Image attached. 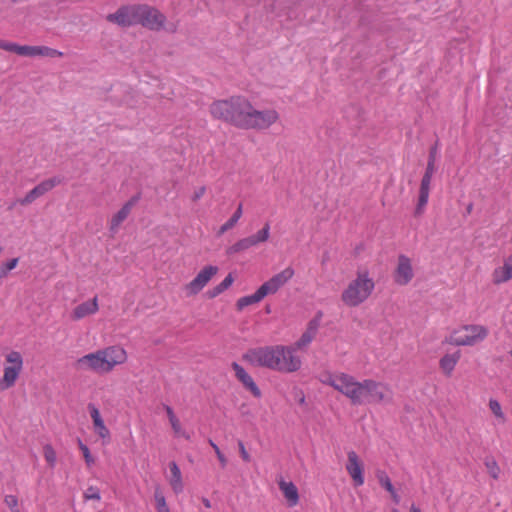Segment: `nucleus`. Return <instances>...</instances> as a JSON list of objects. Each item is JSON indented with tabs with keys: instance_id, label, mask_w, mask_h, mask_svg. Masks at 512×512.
Segmentation results:
<instances>
[{
	"instance_id": "33",
	"label": "nucleus",
	"mask_w": 512,
	"mask_h": 512,
	"mask_svg": "<svg viewBox=\"0 0 512 512\" xmlns=\"http://www.w3.org/2000/svg\"><path fill=\"white\" fill-rule=\"evenodd\" d=\"M485 466H486L490 476L493 479H498L499 473H500V468H499L497 462L492 458H487L485 460Z\"/></svg>"
},
{
	"instance_id": "24",
	"label": "nucleus",
	"mask_w": 512,
	"mask_h": 512,
	"mask_svg": "<svg viewBox=\"0 0 512 512\" xmlns=\"http://www.w3.org/2000/svg\"><path fill=\"white\" fill-rule=\"evenodd\" d=\"M148 9L153 11V13H149L144 15L142 18L145 20H149L153 25H143L151 30H160L164 26L165 16L160 13L157 9L148 6Z\"/></svg>"
},
{
	"instance_id": "18",
	"label": "nucleus",
	"mask_w": 512,
	"mask_h": 512,
	"mask_svg": "<svg viewBox=\"0 0 512 512\" xmlns=\"http://www.w3.org/2000/svg\"><path fill=\"white\" fill-rule=\"evenodd\" d=\"M99 309L98 297L95 296L91 300L85 301L77 305L72 311V318L80 320L86 316L95 314Z\"/></svg>"
},
{
	"instance_id": "6",
	"label": "nucleus",
	"mask_w": 512,
	"mask_h": 512,
	"mask_svg": "<svg viewBox=\"0 0 512 512\" xmlns=\"http://www.w3.org/2000/svg\"><path fill=\"white\" fill-rule=\"evenodd\" d=\"M294 276V269L287 267L281 272L273 275L269 280L264 282L253 294L240 297L236 306L238 310H243L245 307L259 303L267 295L275 294Z\"/></svg>"
},
{
	"instance_id": "17",
	"label": "nucleus",
	"mask_w": 512,
	"mask_h": 512,
	"mask_svg": "<svg viewBox=\"0 0 512 512\" xmlns=\"http://www.w3.org/2000/svg\"><path fill=\"white\" fill-rule=\"evenodd\" d=\"M512 279V253L504 259L503 265L492 272V282L495 285L506 283Z\"/></svg>"
},
{
	"instance_id": "30",
	"label": "nucleus",
	"mask_w": 512,
	"mask_h": 512,
	"mask_svg": "<svg viewBox=\"0 0 512 512\" xmlns=\"http://www.w3.org/2000/svg\"><path fill=\"white\" fill-rule=\"evenodd\" d=\"M318 380L322 384L331 386L335 389V385L337 384V380H338V373L324 371L318 376Z\"/></svg>"
},
{
	"instance_id": "22",
	"label": "nucleus",
	"mask_w": 512,
	"mask_h": 512,
	"mask_svg": "<svg viewBox=\"0 0 512 512\" xmlns=\"http://www.w3.org/2000/svg\"><path fill=\"white\" fill-rule=\"evenodd\" d=\"M461 357L460 351H456L454 353H447L443 357H441L439 361V366L442 372L446 376H451L454 371L459 359Z\"/></svg>"
},
{
	"instance_id": "42",
	"label": "nucleus",
	"mask_w": 512,
	"mask_h": 512,
	"mask_svg": "<svg viewBox=\"0 0 512 512\" xmlns=\"http://www.w3.org/2000/svg\"><path fill=\"white\" fill-rule=\"evenodd\" d=\"M170 424H171V427H172L174 433L176 435H180V432H182L183 429L181 427V424H180L178 418H176L175 420L170 421Z\"/></svg>"
},
{
	"instance_id": "25",
	"label": "nucleus",
	"mask_w": 512,
	"mask_h": 512,
	"mask_svg": "<svg viewBox=\"0 0 512 512\" xmlns=\"http://www.w3.org/2000/svg\"><path fill=\"white\" fill-rule=\"evenodd\" d=\"M139 200V196L132 197L122 208L112 217L110 224H121L129 215L132 207Z\"/></svg>"
},
{
	"instance_id": "56",
	"label": "nucleus",
	"mask_w": 512,
	"mask_h": 512,
	"mask_svg": "<svg viewBox=\"0 0 512 512\" xmlns=\"http://www.w3.org/2000/svg\"><path fill=\"white\" fill-rule=\"evenodd\" d=\"M393 512H400L399 510L395 509Z\"/></svg>"
},
{
	"instance_id": "32",
	"label": "nucleus",
	"mask_w": 512,
	"mask_h": 512,
	"mask_svg": "<svg viewBox=\"0 0 512 512\" xmlns=\"http://www.w3.org/2000/svg\"><path fill=\"white\" fill-rule=\"evenodd\" d=\"M489 408L495 417L499 418L501 422L505 421V416L498 400L491 398L489 400Z\"/></svg>"
},
{
	"instance_id": "28",
	"label": "nucleus",
	"mask_w": 512,
	"mask_h": 512,
	"mask_svg": "<svg viewBox=\"0 0 512 512\" xmlns=\"http://www.w3.org/2000/svg\"><path fill=\"white\" fill-rule=\"evenodd\" d=\"M4 366L9 367H19V369H23V357L20 352L12 350L5 355V364Z\"/></svg>"
},
{
	"instance_id": "43",
	"label": "nucleus",
	"mask_w": 512,
	"mask_h": 512,
	"mask_svg": "<svg viewBox=\"0 0 512 512\" xmlns=\"http://www.w3.org/2000/svg\"><path fill=\"white\" fill-rule=\"evenodd\" d=\"M221 466L224 468L227 464V459L225 457V455L221 452L220 449H217V453H215Z\"/></svg>"
},
{
	"instance_id": "11",
	"label": "nucleus",
	"mask_w": 512,
	"mask_h": 512,
	"mask_svg": "<svg viewBox=\"0 0 512 512\" xmlns=\"http://www.w3.org/2000/svg\"><path fill=\"white\" fill-rule=\"evenodd\" d=\"M345 468L355 487H360L364 484L365 478L363 463L355 451L351 450L347 453V463Z\"/></svg>"
},
{
	"instance_id": "8",
	"label": "nucleus",
	"mask_w": 512,
	"mask_h": 512,
	"mask_svg": "<svg viewBox=\"0 0 512 512\" xmlns=\"http://www.w3.org/2000/svg\"><path fill=\"white\" fill-rule=\"evenodd\" d=\"M488 335V330L482 325H464L455 330L447 342L455 346H473L483 341Z\"/></svg>"
},
{
	"instance_id": "31",
	"label": "nucleus",
	"mask_w": 512,
	"mask_h": 512,
	"mask_svg": "<svg viewBox=\"0 0 512 512\" xmlns=\"http://www.w3.org/2000/svg\"><path fill=\"white\" fill-rule=\"evenodd\" d=\"M44 56V57H61L63 53L59 50L47 47V46H36V57Z\"/></svg>"
},
{
	"instance_id": "16",
	"label": "nucleus",
	"mask_w": 512,
	"mask_h": 512,
	"mask_svg": "<svg viewBox=\"0 0 512 512\" xmlns=\"http://www.w3.org/2000/svg\"><path fill=\"white\" fill-rule=\"evenodd\" d=\"M88 410L93 421L95 433L103 440L104 444H107L110 440V431L106 427L98 407L93 403H89Z\"/></svg>"
},
{
	"instance_id": "5",
	"label": "nucleus",
	"mask_w": 512,
	"mask_h": 512,
	"mask_svg": "<svg viewBox=\"0 0 512 512\" xmlns=\"http://www.w3.org/2000/svg\"><path fill=\"white\" fill-rule=\"evenodd\" d=\"M375 282L367 270L357 272L356 278L342 291L341 300L348 307H357L372 294Z\"/></svg>"
},
{
	"instance_id": "13",
	"label": "nucleus",
	"mask_w": 512,
	"mask_h": 512,
	"mask_svg": "<svg viewBox=\"0 0 512 512\" xmlns=\"http://www.w3.org/2000/svg\"><path fill=\"white\" fill-rule=\"evenodd\" d=\"M414 277L412 263L409 257L404 254L398 256L397 267L393 273L394 282L397 285H407Z\"/></svg>"
},
{
	"instance_id": "15",
	"label": "nucleus",
	"mask_w": 512,
	"mask_h": 512,
	"mask_svg": "<svg viewBox=\"0 0 512 512\" xmlns=\"http://www.w3.org/2000/svg\"><path fill=\"white\" fill-rule=\"evenodd\" d=\"M235 377L255 398H261L262 392L248 372L237 362L231 364Z\"/></svg>"
},
{
	"instance_id": "47",
	"label": "nucleus",
	"mask_w": 512,
	"mask_h": 512,
	"mask_svg": "<svg viewBox=\"0 0 512 512\" xmlns=\"http://www.w3.org/2000/svg\"><path fill=\"white\" fill-rule=\"evenodd\" d=\"M202 503H203V505H204L206 508H211V501H210L208 498L203 497V498H202Z\"/></svg>"
},
{
	"instance_id": "44",
	"label": "nucleus",
	"mask_w": 512,
	"mask_h": 512,
	"mask_svg": "<svg viewBox=\"0 0 512 512\" xmlns=\"http://www.w3.org/2000/svg\"><path fill=\"white\" fill-rule=\"evenodd\" d=\"M165 408V411L167 413V417L169 419V422L172 421V420H175L177 417L172 409V407H170L169 405H165L164 406Z\"/></svg>"
},
{
	"instance_id": "39",
	"label": "nucleus",
	"mask_w": 512,
	"mask_h": 512,
	"mask_svg": "<svg viewBox=\"0 0 512 512\" xmlns=\"http://www.w3.org/2000/svg\"><path fill=\"white\" fill-rule=\"evenodd\" d=\"M4 502L10 510L18 507V498L15 495H6Z\"/></svg>"
},
{
	"instance_id": "29",
	"label": "nucleus",
	"mask_w": 512,
	"mask_h": 512,
	"mask_svg": "<svg viewBox=\"0 0 512 512\" xmlns=\"http://www.w3.org/2000/svg\"><path fill=\"white\" fill-rule=\"evenodd\" d=\"M155 508L157 512H170V509L166 503V498L163 495L159 487L154 492Z\"/></svg>"
},
{
	"instance_id": "7",
	"label": "nucleus",
	"mask_w": 512,
	"mask_h": 512,
	"mask_svg": "<svg viewBox=\"0 0 512 512\" xmlns=\"http://www.w3.org/2000/svg\"><path fill=\"white\" fill-rule=\"evenodd\" d=\"M153 11L148 9V5H127L119 8L115 13L108 14L106 19L122 27L132 26L136 24L153 25L147 18L143 20V16Z\"/></svg>"
},
{
	"instance_id": "34",
	"label": "nucleus",
	"mask_w": 512,
	"mask_h": 512,
	"mask_svg": "<svg viewBox=\"0 0 512 512\" xmlns=\"http://www.w3.org/2000/svg\"><path fill=\"white\" fill-rule=\"evenodd\" d=\"M18 261V258H12L0 266V279L5 278L17 266Z\"/></svg>"
},
{
	"instance_id": "52",
	"label": "nucleus",
	"mask_w": 512,
	"mask_h": 512,
	"mask_svg": "<svg viewBox=\"0 0 512 512\" xmlns=\"http://www.w3.org/2000/svg\"><path fill=\"white\" fill-rule=\"evenodd\" d=\"M230 227H231V226H221V229H220V231H219V234H223V233H225V232L228 230V228H230Z\"/></svg>"
},
{
	"instance_id": "51",
	"label": "nucleus",
	"mask_w": 512,
	"mask_h": 512,
	"mask_svg": "<svg viewBox=\"0 0 512 512\" xmlns=\"http://www.w3.org/2000/svg\"><path fill=\"white\" fill-rule=\"evenodd\" d=\"M410 512H422V511L419 507H417L416 505L413 504L410 508Z\"/></svg>"
},
{
	"instance_id": "2",
	"label": "nucleus",
	"mask_w": 512,
	"mask_h": 512,
	"mask_svg": "<svg viewBox=\"0 0 512 512\" xmlns=\"http://www.w3.org/2000/svg\"><path fill=\"white\" fill-rule=\"evenodd\" d=\"M210 112L214 118L244 129H267L279 118L276 110H256L242 96L215 101L210 106Z\"/></svg>"
},
{
	"instance_id": "50",
	"label": "nucleus",
	"mask_w": 512,
	"mask_h": 512,
	"mask_svg": "<svg viewBox=\"0 0 512 512\" xmlns=\"http://www.w3.org/2000/svg\"><path fill=\"white\" fill-rule=\"evenodd\" d=\"M305 402H306L305 395L303 394V392H301V396L299 398V404L304 405Z\"/></svg>"
},
{
	"instance_id": "27",
	"label": "nucleus",
	"mask_w": 512,
	"mask_h": 512,
	"mask_svg": "<svg viewBox=\"0 0 512 512\" xmlns=\"http://www.w3.org/2000/svg\"><path fill=\"white\" fill-rule=\"evenodd\" d=\"M9 52H14L20 56L36 57V46L18 45L12 42Z\"/></svg>"
},
{
	"instance_id": "9",
	"label": "nucleus",
	"mask_w": 512,
	"mask_h": 512,
	"mask_svg": "<svg viewBox=\"0 0 512 512\" xmlns=\"http://www.w3.org/2000/svg\"><path fill=\"white\" fill-rule=\"evenodd\" d=\"M63 182L64 178L62 176H54L52 178L46 179L31 189L23 198H19L17 203L20 205L31 204Z\"/></svg>"
},
{
	"instance_id": "41",
	"label": "nucleus",
	"mask_w": 512,
	"mask_h": 512,
	"mask_svg": "<svg viewBox=\"0 0 512 512\" xmlns=\"http://www.w3.org/2000/svg\"><path fill=\"white\" fill-rule=\"evenodd\" d=\"M205 191H206L205 186H200L197 189H195V191H194V193L192 195V200L193 201H197L200 198H202L203 195L205 194Z\"/></svg>"
},
{
	"instance_id": "35",
	"label": "nucleus",
	"mask_w": 512,
	"mask_h": 512,
	"mask_svg": "<svg viewBox=\"0 0 512 512\" xmlns=\"http://www.w3.org/2000/svg\"><path fill=\"white\" fill-rule=\"evenodd\" d=\"M78 446L81 450L83 457L87 466H92L95 463L94 457L91 455V452L86 444H84L80 439H78Z\"/></svg>"
},
{
	"instance_id": "37",
	"label": "nucleus",
	"mask_w": 512,
	"mask_h": 512,
	"mask_svg": "<svg viewBox=\"0 0 512 512\" xmlns=\"http://www.w3.org/2000/svg\"><path fill=\"white\" fill-rule=\"evenodd\" d=\"M84 497L87 500H97L101 499L100 491L97 487L90 486L84 493Z\"/></svg>"
},
{
	"instance_id": "12",
	"label": "nucleus",
	"mask_w": 512,
	"mask_h": 512,
	"mask_svg": "<svg viewBox=\"0 0 512 512\" xmlns=\"http://www.w3.org/2000/svg\"><path fill=\"white\" fill-rule=\"evenodd\" d=\"M217 272V266H205L199 271L195 278L186 285L185 289L187 293L189 295H195L199 293Z\"/></svg>"
},
{
	"instance_id": "19",
	"label": "nucleus",
	"mask_w": 512,
	"mask_h": 512,
	"mask_svg": "<svg viewBox=\"0 0 512 512\" xmlns=\"http://www.w3.org/2000/svg\"><path fill=\"white\" fill-rule=\"evenodd\" d=\"M169 470H170V477H169V484L173 490V492L178 495L183 492L184 490V483L182 478L181 470L178 466V464L175 461H171L169 463Z\"/></svg>"
},
{
	"instance_id": "49",
	"label": "nucleus",
	"mask_w": 512,
	"mask_h": 512,
	"mask_svg": "<svg viewBox=\"0 0 512 512\" xmlns=\"http://www.w3.org/2000/svg\"><path fill=\"white\" fill-rule=\"evenodd\" d=\"M181 437L185 438L186 440H190L191 436L189 433H187L186 431L182 430V432H180V435Z\"/></svg>"
},
{
	"instance_id": "14",
	"label": "nucleus",
	"mask_w": 512,
	"mask_h": 512,
	"mask_svg": "<svg viewBox=\"0 0 512 512\" xmlns=\"http://www.w3.org/2000/svg\"><path fill=\"white\" fill-rule=\"evenodd\" d=\"M269 228L270 226H264L256 234L240 239L231 246V252L237 253L266 241L269 237Z\"/></svg>"
},
{
	"instance_id": "54",
	"label": "nucleus",
	"mask_w": 512,
	"mask_h": 512,
	"mask_svg": "<svg viewBox=\"0 0 512 512\" xmlns=\"http://www.w3.org/2000/svg\"><path fill=\"white\" fill-rule=\"evenodd\" d=\"M467 210H468V212H471V210H472V204H469V205H468Z\"/></svg>"
},
{
	"instance_id": "45",
	"label": "nucleus",
	"mask_w": 512,
	"mask_h": 512,
	"mask_svg": "<svg viewBox=\"0 0 512 512\" xmlns=\"http://www.w3.org/2000/svg\"><path fill=\"white\" fill-rule=\"evenodd\" d=\"M11 43L12 42L3 41L0 39V48L6 51H10Z\"/></svg>"
},
{
	"instance_id": "55",
	"label": "nucleus",
	"mask_w": 512,
	"mask_h": 512,
	"mask_svg": "<svg viewBox=\"0 0 512 512\" xmlns=\"http://www.w3.org/2000/svg\"><path fill=\"white\" fill-rule=\"evenodd\" d=\"M11 512H20V510L18 509V507H16L14 509H11Z\"/></svg>"
},
{
	"instance_id": "3",
	"label": "nucleus",
	"mask_w": 512,
	"mask_h": 512,
	"mask_svg": "<svg viewBox=\"0 0 512 512\" xmlns=\"http://www.w3.org/2000/svg\"><path fill=\"white\" fill-rule=\"evenodd\" d=\"M335 390L350 399L354 405L378 404L391 398V391L384 383L365 379L357 381L347 373H338Z\"/></svg>"
},
{
	"instance_id": "40",
	"label": "nucleus",
	"mask_w": 512,
	"mask_h": 512,
	"mask_svg": "<svg viewBox=\"0 0 512 512\" xmlns=\"http://www.w3.org/2000/svg\"><path fill=\"white\" fill-rule=\"evenodd\" d=\"M238 446H239L240 455H241V458L243 459V461L249 462L250 461V455L247 452L244 443L242 441H239L238 442Z\"/></svg>"
},
{
	"instance_id": "38",
	"label": "nucleus",
	"mask_w": 512,
	"mask_h": 512,
	"mask_svg": "<svg viewBox=\"0 0 512 512\" xmlns=\"http://www.w3.org/2000/svg\"><path fill=\"white\" fill-rule=\"evenodd\" d=\"M241 216H242V205L240 204L237 207V209L235 210V212L233 213V215L229 218V220H227V222L225 224H237V222L239 221Z\"/></svg>"
},
{
	"instance_id": "4",
	"label": "nucleus",
	"mask_w": 512,
	"mask_h": 512,
	"mask_svg": "<svg viewBox=\"0 0 512 512\" xmlns=\"http://www.w3.org/2000/svg\"><path fill=\"white\" fill-rule=\"evenodd\" d=\"M127 357V352L123 347L114 345L80 357L76 366L80 370H91L104 374L112 371L115 366L125 363Z\"/></svg>"
},
{
	"instance_id": "36",
	"label": "nucleus",
	"mask_w": 512,
	"mask_h": 512,
	"mask_svg": "<svg viewBox=\"0 0 512 512\" xmlns=\"http://www.w3.org/2000/svg\"><path fill=\"white\" fill-rule=\"evenodd\" d=\"M44 457H45V460L47 461V463L51 466V467H54L55 464H56V460H57V456H56V452L55 450L53 449V447L49 444L45 445L44 448Z\"/></svg>"
},
{
	"instance_id": "46",
	"label": "nucleus",
	"mask_w": 512,
	"mask_h": 512,
	"mask_svg": "<svg viewBox=\"0 0 512 512\" xmlns=\"http://www.w3.org/2000/svg\"><path fill=\"white\" fill-rule=\"evenodd\" d=\"M436 153H437V147L434 146L431 148L430 150V153H429V159H433L435 161L436 159Z\"/></svg>"
},
{
	"instance_id": "53",
	"label": "nucleus",
	"mask_w": 512,
	"mask_h": 512,
	"mask_svg": "<svg viewBox=\"0 0 512 512\" xmlns=\"http://www.w3.org/2000/svg\"><path fill=\"white\" fill-rule=\"evenodd\" d=\"M117 227H118V226H111V232H112V233H115V232H116V229H115V228H117Z\"/></svg>"
},
{
	"instance_id": "1",
	"label": "nucleus",
	"mask_w": 512,
	"mask_h": 512,
	"mask_svg": "<svg viewBox=\"0 0 512 512\" xmlns=\"http://www.w3.org/2000/svg\"><path fill=\"white\" fill-rule=\"evenodd\" d=\"M323 318V312L317 311L308 322L301 337L291 345H266L248 349L242 356L252 366L266 368L281 373L297 372L302 366L301 357L296 353L308 347L315 339Z\"/></svg>"
},
{
	"instance_id": "20",
	"label": "nucleus",
	"mask_w": 512,
	"mask_h": 512,
	"mask_svg": "<svg viewBox=\"0 0 512 512\" xmlns=\"http://www.w3.org/2000/svg\"><path fill=\"white\" fill-rule=\"evenodd\" d=\"M21 371L22 369H19V367L4 366L3 376L0 379V391H5L13 387Z\"/></svg>"
},
{
	"instance_id": "26",
	"label": "nucleus",
	"mask_w": 512,
	"mask_h": 512,
	"mask_svg": "<svg viewBox=\"0 0 512 512\" xmlns=\"http://www.w3.org/2000/svg\"><path fill=\"white\" fill-rule=\"evenodd\" d=\"M233 281V276L229 273L219 284L208 290V297L215 298L219 296L233 284Z\"/></svg>"
},
{
	"instance_id": "48",
	"label": "nucleus",
	"mask_w": 512,
	"mask_h": 512,
	"mask_svg": "<svg viewBox=\"0 0 512 512\" xmlns=\"http://www.w3.org/2000/svg\"><path fill=\"white\" fill-rule=\"evenodd\" d=\"M209 444L210 446L213 448V450L215 451V453H217V449H220L218 447V445L212 440V439H209Z\"/></svg>"
},
{
	"instance_id": "21",
	"label": "nucleus",
	"mask_w": 512,
	"mask_h": 512,
	"mask_svg": "<svg viewBox=\"0 0 512 512\" xmlns=\"http://www.w3.org/2000/svg\"><path fill=\"white\" fill-rule=\"evenodd\" d=\"M279 489L283 493L285 499L288 502L289 507H294L299 502L298 489L293 482H286L281 480L279 482Z\"/></svg>"
},
{
	"instance_id": "10",
	"label": "nucleus",
	"mask_w": 512,
	"mask_h": 512,
	"mask_svg": "<svg viewBox=\"0 0 512 512\" xmlns=\"http://www.w3.org/2000/svg\"><path fill=\"white\" fill-rule=\"evenodd\" d=\"M435 172V162L433 159H428L427 167L425 173L422 177L420 189H419V197L416 206V213L420 214L423 212L425 206L428 203L429 194H430V185L433 174Z\"/></svg>"
},
{
	"instance_id": "23",
	"label": "nucleus",
	"mask_w": 512,
	"mask_h": 512,
	"mask_svg": "<svg viewBox=\"0 0 512 512\" xmlns=\"http://www.w3.org/2000/svg\"><path fill=\"white\" fill-rule=\"evenodd\" d=\"M376 478L382 488H384L392 497L395 503L400 502V496L393 486L388 474L384 470L376 471Z\"/></svg>"
}]
</instances>
